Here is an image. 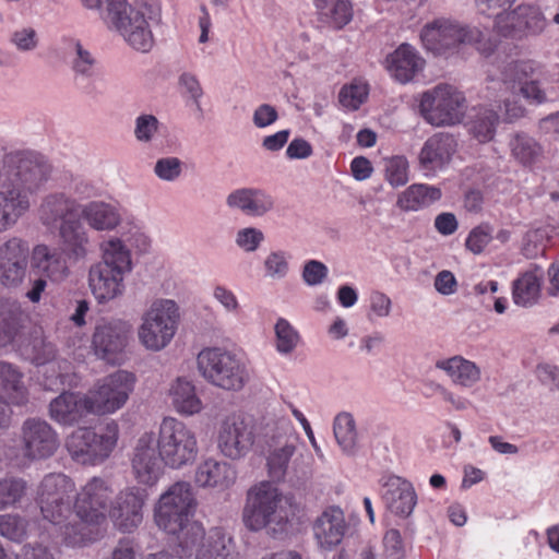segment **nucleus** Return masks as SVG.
I'll list each match as a JSON object with an SVG mask.
<instances>
[{"instance_id": "nucleus-59", "label": "nucleus", "mask_w": 559, "mask_h": 559, "mask_svg": "<svg viewBox=\"0 0 559 559\" xmlns=\"http://www.w3.org/2000/svg\"><path fill=\"white\" fill-rule=\"evenodd\" d=\"M235 241L246 252H254L264 241V234L255 227H246L237 231Z\"/></svg>"}, {"instance_id": "nucleus-54", "label": "nucleus", "mask_w": 559, "mask_h": 559, "mask_svg": "<svg viewBox=\"0 0 559 559\" xmlns=\"http://www.w3.org/2000/svg\"><path fill=\"white\" fill-rule=\"evenodd\" d=\"M385 179L394 188L408 182V162L404 156H394L386 160Z\"/></svg>"}, {"instance_id": "nucleus-36", "label": "nucleus", "mask_w": 559, "mask_h": 559, "mask_svg": "<svg viewBox=\"0 0 559 559\" xmlns=\"http://www.w3.org/2000/svg\"><path fill=\"white\" fill-rule=\"evenodd\" d=\"M442 192L435 186L413 183L399 193L396 206L404 212H417L439 201Z\"/></svg>"}, {"instance_id": "nucleus-53", "label": "nucleus", "mask_w": 559, "mask_h": 559, "mask_svg": "<svg viewBox=\"0 0 559 559\" xmlns=\"http://www.w3.org/2000/svg\"><path fill=\"white\" fill-rule=\"evenodd\" d=\"M289 258L284 250L271 251L263 262L265 276L274 281L285 278L289 273Z\"/></svg>"}, {"instance_id": "nucleus-24", "label": "nucleus", "mask_w": 559, "mask_h": 559, "mask_svg": "<svg viewBox=\"0 0 559 559\" xmlns=\"http://www.w3.org/2000/svg\"><path fill=\"white\" fill-rule=\"evenodd\" d=\"M92 414L87 394L63 392L49 404V416L63 426H73Z\"/></svg>"}, {"instance_id": "nucleus-18", "label": "nucleus", "mask_w": 559, "mask_h": 559, "mask_svg": "<svg viewBox=\"0 0 559 559\" xmlns=\"http://www.w3.org/2000/svg\"><path fill=\"white\" fill-rule=\"evenodd\" d=\"M130 332L131 325L127 321L102 320L93 334L92 343L95 354L108 362H116L117 355L127 346Z\"/></svg>"}, {"instance_id": "nucleus-27", "label": "nucleus", "mask_w": 559, "mask_h": 559, "mask_svg": "<svg viewBox=\"0 0 559 559\" xmlns=\"http://www.w3.org/2000/svg\"><path fill=\"white\" fill-rule=\"evenodd\" d=\"M80 203L62 192L49 193L43 198L38 217L43 225L56 227L64 221L79 219Z\"/></svg>"}, {"instance_id": "nucleus-12", "label": "nucleus", "mask_w": 559, "mask_h": 559, "mask_svg": "<svg viewBox=\"0 0 559 559\" xmlns=\"http://www.w3.org/2000/svg\"><path fill=\"white\" fill-rule=\"evenodd\" d=\"M119 428L108 423L99 431L88 427L75 429L67 439V449L79 463L96 464L109 456L118 440Z\"/></svg>"}, {"instance_id": "nucleus-52", "label": "nucleus", "mask_w": 559, "mask_h": 559, "mask_svg": "<svg viewBox=\"0 0 559 559\" xmlns=\"http://www.w3.org/2000/svg\"><path fill=\"white\" fill-rule=\"evenodd\" d=\"M276 349L281 354H290L298 345L300 336L297 330L286 320L280 318L275 324Z\"/></svg>"}, {"instance_id": "nucleus-43", "label": "nucleus", "mask_w": 559, "mask_h": 559, "mask_svg": "<svg viewBox=\"0 0 559 559\" xmlns=\"http://www.w3.org/2000/svg\"><path fill=\"white\" fill-rule=\"evenodd\" d=\"M539 267L535 271H526L513 282L512 296L516 305L528 307L534 305L540 294L542 274H537Z\"/></svg>"}, {"instance_id": "nucleus-22", "label": "nucleus", "mask_w": 559, "mask_h": 559, "mask_svg": "<svg viewBox=\"0 0 559 559\" xmlns=\"http://www.w3.org/2000/svg\"><path fill=\"white\" fill-rule=\"evenodd\" d=\"M455 138L447 132H439L426 140L419 154L418 165L426 175L443 169L456 152Z\"/></svg>"}, {"instance_id": "nucleus-16", "label": "nucleus", "mask_w": 559, "mask_h": 559, "mask_svg": "<svg viewBox=\"0 0 559 559\" xmlns=\"http://www.w3.org/2000/svg\"><path fill=\"white\" fill-rule=\"evenodd\" d=\"M547 26V20L538 7L520 4L514 10L497 14L496 32L507 38L523 39L540 35Z\"/></svg>"}, {"instance_id": "nucleus-57", "label": "nucleus", "mask_w": 559, "mask_h": 559, "mask_svg": "<svg viewBox=\"0 0 559 559\" xmlns=\"http://www.w3.org/2000/svg\"><path fill=\"white\" fill-rule=\"evenodd\" d=\"M154 174L163 181L174 182L182 174V162L175 156L162 157L154 165Z\"/></svg>"}, {"instance_id": "nucleus-9", "label": "nucleus", "mask_w": 559, "mask_h": 559, "mask_svg": "<svg viewBox=\"0 0 559 559\" xmlns=\"http://www.w3.org/2000/svg\"><path fill=\"white\" fill-rule=\"evenodd\" d=\"M156 444L164 459V464L171 468L191 464L198 455V441L194 431L174 417H166L162 420Z\"/></svg>"}, {"instance_id": "nucleus-5", "label": "nucleus", "mask_w": 559, "mask_h": 559, "mask_svg": "<svg viewBox=\"0 0 559 559\" xmlns=\"http://www.w3.org/2000/svg\"><path fill=\"white\" fill-rule=\"evenodd\" d=\"M420 38L426 49L436 55L453 52L461 45H474L483 53L492 51V44L479 27L451 20L441 19L427 24Z\"/></svg>"}, {"instance_id": "nucleus-60", "label": "nucleus", "mask_w": 559, "mask_h": 559, "mask_svg": "<svg viewBox=\"0 0 559 559\" xmlns=\"http://www.w3.org/2000/svg\"><path fill=\"white\" fill-rule=\"evenodd\" d=\"M328 276V267L318 260H309L302 269V280L309 286H317L323 283Z\"/></svg>"}, {"instance_id": "nucleus-8", "label": "nucleus", "mask_w": 559, "mask_h": 559, "mask_svg": "<svg viewBox=\"0 0 559 559\" xmlns=\"http://www.w3.org/2000/svg\"><path fill=\"white\" fill-rule=\"evenodd\" d=\"M3 174L8 186H16L28 198L48 180L51 166L44 156L28 151L10 152L2 159Z\"/></svg>"}, {"instance_id": "nucleus-4", "label": "nucleus", "mask_w": 559, "mask_h": 559, "mask_svg": "<svg viewBox=\"0 0 559 559\" xmlns=\"http://www.w3.org/2000/svg\"><path fill=\"white\" fill-rule=\"evenodd\" d=\"M100 251L102 260L90 267L88 286L98 302H107L123 295L133 265L130 250L117 237L104 240Z\"/></svg>"}, {"instance_id": "nucleus-61", "label": "nucleus", "mask_w": 559, "mask_h": 559, "mask_svg": "<svg viewBox=\"0 0 559 559\" xmlns=\"http://www.w3.org/2000/svg\"><path fill=\"white\" fill-rule=\"evenodd\" d=\"M384 551L390 559H403L404 547L402 536L397 530H389L383 537Z\"/></svg>"}, {"instance_id": "nucleus-49", "label": "nucleus", "mask_w": 559, "mask_h": 559, "mask_svg": "<svg viewBox=\"0 0 559 559\" xmlns=\"http://www.w3.org/2000/svg\"><path fill=\"white\" fill-rule=\"evenodd\" d=\"M27 489V481L21 477L5 476L0 478V511L21 503Z\"/></svg>"}, {"instance_id": "nucleus-39", "label": "nucleus", "mask_w": 559, "mask_h": 559, "mask_svg": "<svg viewBox=\"0 0 559 559\" xmlns=\"http://www.w3.org/2000/svg\"><path fill=\"white\" fill-rule=\"evenodd\" d=\"M436 367L445 371L453 383L462 388H472L480 380L479 367L461 356L438 360Z\"/></svg>"}, {"instance_id": "nucleus-15", "label": "nucleus", "mask_w": 559, "mask_h": 559, "mask_svg": "<svg viewBox=\"0 0 559 559\" xmlns=\"http://www.w3.org/2000/svg\"><path fill=\"white\" fill-rule=\"evenodd\" d=\"M115 490L102 477H92L74 495L73 509L76 518L87 524H98L106 519Z\"/></svg>"}, {"instance_id": "nucleus-11", "label": "nucleus", "mask_w": 559, "mask_h": 559, "mask_svg": "<svg viewBox=\"0 0 559 559\" xmlns=\"http://www.w3.org/2000/svg\"><path fill=\"white\" fill-rule=\"evenodd\" d=\"M466 109L464 95L454 86L439 84L421 94L419 112L431 126H454L462 121Z\"/></svg>"}, {"instance_id": "nucleus-63", "label": "nucleus", "mask_w": 559, "mask_h": 559, "mask_svg": "<svg viewBox=\"0 0 559 559\" xmlns=\"http://www.w3.org/2000/svg\"><path fill=\"white\" fill-rule=\"evenodd\" d=\"M518 94L522 95L527 102L537 105L548 100L546 92L532 78L518 90L515 95Z\"/></svg>"}, {"instance_id": "nucleus-40", "label": "nucleus", "mask_w": 559, "mask_h": 559, "mask_svg": "<svg viewBox=\"0 0 559 559\" xmlns=\"http://www.w3.org/2000/svg\"><path fill=\"white\" fill-rule=\"evenodd\" d=\"M319 20L334 29H341L353 19V7L347 0H316Z\"/></svg>"}, {"instance_id": "nucleus-34", "label": "nucleus", "mask_w": 559, "mask_h": 559, "mask_svg": "<svg viewBox=\"0 0 559 559\" xmlns=\"http://www.w3.org/2000/svg\"><path fill=\"white\" fill-rule=\"evenodd\" d=\"M298 438L289 436L284 441L280 438L273 439L269 445L266 455V467L269 476L276 481L284 479L290 461L297 452Z\"/></svg>"}, {"instance_id": "nucleus-17", "label": "nucleus", "mask_w": 559, "mask_h": 559, "mask_svg": "<svg viewBox=\"0 0 559 559\" xmlns=\"http://www.w3.org/2000/svg\"><path fill=\"white\" fill-rule=\"evenodd\" d=\"M21 451L31 461L52 456L60 445L55 428L45 419L32 417L23 421L20 429Z\"/></svg>"}, {"instance_id": "nucleus-41", "label": "nucleus", "mask_w": 559, "mask_h": 559, "mask_svg": "<svg viewBox=\"0 0 559 559\" xmlns=\"http://www.w3.org/2000/svg\"><path fill=\"white\" fill-rule=\"evenodd\" d=\"M499 115L486 107L475 109L467 122L469 134L480 143L490 142L496 134Z\"/></svg>"}, {"instance_id": "nucleus-32", "label": "nucleus", "mask_w": 559, "mask_h": 559, "mask_svg": "<svg viewBox=\"0 0 559 559\" xmlns=\"http://www.w3.org/2000/svg\"><path fill=\"white\" fill-rule=\"evenodd\" d=\"M237 479V469L228 462L209 459L195 469L194 480L202 488L225 490Z\"/></svg>"}, {"instance_id": "nucleus-29", "label": "nucleus", "mask_w": 559, "mask_h": 559, "mask_svg": "<svg viewBox=\"0 0 559 559\" xmlns=\"http://www.w3.org/2000/svg\"><path fill=\"white\" fill-rule=\"evenodd\" d=\"M60 250L70 262L86 259L91 249L88 233L80 219L64 221L59 226Z\"/></svg>"}, {"instance_id": "nucleus-19", "label": "nucleus", "mask_w": 559, "mask_h": 559, "mask_svg": "<svg viewBox=\"0 0 559 559\" xmlns=\"http://www.w3.org/2000/svg\"><path fill=\"white\" fill-rule=\"evenodd\" d=\"M164 459L152 432L140 437L134 449L132 468L135 478L144 485H154L163 474Z\"/></svg>"}, {"instance_id": "nucleus-23", "label": "nucleus", "mask_w": 559, "mask_h": 559, "mask_svg": "<svg viewBox=\"0 0 559 559\" xmlns=\"http://www.w3.org/2000/svg\"><path fill=\"white\" fill-rule=\"evenodd\" d=\"M142 496L138 491L126 490L112 499L107 514L119 531L130 533L142 523Z\"/></svg>"}, {"instance_id": "nucleus-25", "label": "nucleus", "mask_w": 559, "mask_h": 559, "mask_svg": "<svg viewBox=\"0 0 559 559\" xmlns=\"http://www.w3.org/2000/svg\"><path fill=\"white\" fill-rule=\"evenodd\" d=\"M382 499L388 510L401 518H408L416 504L417 493L407 479L392 475L383 484Z\"/></svg>"}, {"instance_id": "nucleus-44", "label": "nucleus", "mask_w": 559, "mask_h": 559, "mask_svg": "<svg viewBox=\"0 0 559 559\" xmlns=\"http://www.w3.org/2000/svg\"><path fill=\"white\" fill-rule=\"evenodd\" d=\"M71 48V70L75 78L92 79L96 75L97 60L78 39H69Z\"/></svg>"}, {"instance_id": "nucleus-21", "label": "nucleus", "mask_w": 559, "mask_h": 559, "mask_svg": "<svg viewBox=\"0 0 559 559\" xmlns=\"http://www.w3.org/2000/svg\"><path fill=\"white\" fill-rule=\"evenodd\" d=\"M28 247L21 238L12 237L0 246V282L8 287L19 285L26 273Z\"/></svg>"}, {"instance_id": "nucleus-1", "label": "nucleus", "mask_w": 559, "mask_h": 559, "mask_svg": "<svg viewBox=\"0 0 559 559\" xmlns=\"http://www.w3.org/2000/svg\"><path fill=\"white\" fill-rule=\"evenodd\" d=\"M75 485L64 474L46 475L37 489L36 503L44 520L51 523L62 542L75 546L83 542V525L73 519Z\"/></svg>"}, {"instance_id": "nucleus-46", "label": "nucleus", "mask_w": 559, "mask_h": 559, "mask_svg": "<svg viewBox=\"0 0 559 559\" xmlns=\"http://www.w3.org/2000/svg\"><path fill=\"white\" fill-rule=\"evenodd\" d=\"M23 312L15 304H3L0 308V347L12 343L21 325Z\"/></svg>"}, {"instance_id": "nucleus-56", "label": "nucleus", "mask_w": 559, "mask_h": 559, "mask_svg": "<svg viewBox=\"0 0 559 559\" xmlns=\"http://www.w3.org/2000/svg\"><path fill=\"white\" fill-rule=\"evenodd\" d=\"M134 136L141 143H151L159 130L158 119L151 114H142L134 122Z\"/></svg>"}, {"instance_id": "nucleus-2", "label": "nucleus", "mask_w": 559, "mask_h": 559, "mask_svg": "<svg viewBox=\"0 0 559 559\" xmlns=\"http://www.w3.org/2000/svg\"><path fill=\"white\" fill-rule=\"evenodd\" d=\"M155 0H105L102 19L133 49L148 52L154 46L150 22L158 16Z\"/></svg>"}, {"instance_id": "nucleus-26", "label": "nucleus", "mask_w": 559, "mask_h": 559, "mask_svg": "<svg viewBox=\"0 0 559 559\" xmlns=\"http://www.w3.org/2000/svg\"><path fill=\"white\" fill-rule=\"evenodd\" d=\"M226 205L247 216L262 217L274 209V199L263 189L245 187L227 194Z\"/></svg>"}, {"instance_id": "nucleus-3", "label": "nucleus", "mask_w": 559, "mask_h": 559, "mask_svg": "<svg viewBox=\"0 0 559 559\" xmlns=\"http://www.w3.org/2000/svg\"><path fill=\"white\" fill-rule=\"evenodd\" d=\"M197 504L188 481L173 484L158 499L155 522L167 534L177 537V547L190 548L202 535V525L192 520Z\"/></svg>"}, {"instance_id": "nucleus-45", "label": "nucleus", "mask_w": 559, "mask_h": 559, "mask_svg": "<svg viewBox=\"0 0 559 559\" xmlns=\"http://www.w3.org/2000/svg\"><path fill=\"white\" fill-rule=\"evenodd\" d=\"M23 312L15 304H3L0 308V347L12 343L21 325Z\"/></svg>"}, {"instance_id": "nucleus-42", "label": "nucleus", "mask_w": 559, "mask_h": 559, "mask_svg": "<svg viewBox=\"0 0 559 559\" xmlns=\"http://www.w3.org/2000/svg\"><path fill=\"white\" fill-rule=\"evenodd\" d=\"M333 432L343 453L355 455L358 450V435L356 423L350 413H340L334 418Z\"/></svg>"}, {"instance_id": "nucleus-28", "label": "nucleus", "mask_w": 559, "mask_h": 559, "mask_svg": "<svg viewBox=\"0 0 559 559\" xmlns=\"http://www.w3.org/2000/svg\"><path fill=\"white\" fill-rule=\"evenodd\" d=\"M32 207V199L16 186L2 185L0 189V234L14 228Z\"/></svg>"}, {"instance_id": "nucleus-55", "label": "nucleus", "mask_w": 559, "mask_h": 559, "mask_svg": "<svg viewBox=\"0 0 559 559\" xmlns=\"http://www.w3.org/2000/svg\"><path fill=\"white\" fill-rule=\"evenodd\" d=\"M367 96V84L361 82H354L348 86L342 87L338 99L344 107L356 110L366 100Z\"/></svg>"}, {"instance_id": "nucleus-58", "label": "nucleus", "mask_w": 559, "mask_h": 559, "mask_svg": "<svg viewBox=\"0 0 559 559\" xmlns=\"http://www.w3.org/2000/svg\"><path fill=\"white\" fill-rule=\"evenodd\" d=\"M491 239V228L488 225H479L469 231L465 246L474 254H479L489 245Z\"/></svg>"}, {"instance_id": "nucleus-33", "label": "nucleus", "mask_w": 559, "mask_h": 559, "mask_svg": "<svg viewBox=\"0 0 559 559\" xmlns=\"http://www.w3.org/2000/svg\"><path fill=\"white\" fill-rule=\"evenodd\" d=\"M68 261L69 259L58 248L37 245L33 249V266L52 282H62L69 276Z\"/></svg>"}, {"instance_id": "nucleus-64", "label": "nucleus", "mask_w": 559, "mask_h": 559, "mask_svg": "<svg viewBox=\"0 0 559 559\" xmlns=\"http://www.w3.org/2000/svg\"><path fill=\"white\" fill-rule=\"evenodd\" d=\"M213 297L227 312H238L240 306L236 295L223 285H216L213 289Z\"/></svg>"}, {"instance_id": "nucleus-51", "label": "nucleus", "mask_w": 559, "mask_h": 559, "mask_svg": "<svg viewBox=\"0 0 559 559\" xmlns=\"http://www.w3.org/2000/svg\"><path fill=\"white\" fill-rule=\"evenodd\" d=\"M9 41L20 52H32L39 47V34L32 25H21L11 34Z\"/></svg>"}, {"instance_id": "nucleus-48", "label": "nucleus", "mask_w": 559, "mask_h": 559, "mask_svg": "<svg viewBox=\"0 0 559 559\" xmlns=\"http://www.w3.org/2000/svg\"><path fill=\"white\" fill-rule=\"evenodd\" d=\"M534 72L531 61H511L501 70V81L513 95L527 82Z\"/></svg>"}, {"instance_id": "nucleus-20", "label": "nucleus", "mask_w": 559, "mask_h": 559, "mask_svg": "<svg viewBox=\"0 0 559 559\" xmlns=\"http://www.w3.org/2000/svg\"><path fill=\"white\" fill-rule=\"evenodd\" d=\"M180 556L189 557L193 552L195 559H234L235 545L233 538L221 527H212L205 533L202 527V535L193 546L177 547Z\"/></svg>"}, {"instance_id": "nucleus-31", "label": "nucleus", "mask_w": 559, "mask_h": 559, "mask_svg": "<svg viewBox=\"0 0 559 559\" xmlns=\"http://www.w3.org/2000/svg\"><path fill=\"white\" fill-rule=\"evenodd\" d=\"M425 67V60L408 44L400 45L386 57V69L401 83L411 82Z\"/></svg>"}, {"instance_id": "nucleus-37", "label": "nucleus", "mask_w": 559, "mask_h": 559, "mask_svg": "<svg viewBox=\"0 0 559 559\" xmlns=\"http://www.w3.org/2000/svg\"><path fill=\"white\" fill-rule=\"evenodd\" d=\"M168 396L173 407L180 415L192 416L200 413L203 408L194 384L185 378H177L170 384Z\"/></svg>"}, {"instance_id": "nucleus-62", "label": "nucleus", "mask_w": 559, "mask_h": 559, "mask_svg": "<svg viewBox=\"0 0 559 559\" xmlns=\"http://www.w3.org/2000/svg\"><path fill=\"white\" fill-rule=\"evenodd\" d=\"M278 119L276 108L270 104L259 105L252 116L253 124L259 129H264L273 124Z\"/></svg>"}, {"instance_id": "nucleus-30", "label": "nucleus", "mask_w": 559, "mask_h": 559, "mask_svg": "<svg viewBox=\"0 0 559 559\" xmlns=\"http://www.w3.org/2000/svg\"><path fill=\"white\" fill-rule=\"evenodd\" d=\"M346 522L338 507H329L313 523V534L321 548L332 549L337 546L345 534Z\"/></svg>"}, {"instance_id": "nucleus-14", "label": "nucleus", "mask_w": 559, "mask_h": 559, "mask_svg": "<svg viewBox=\"0 0 559 559\" xmlns=\"http://www.w3.org/2000/svg\"><path fill=\"white\" fill-rule=\"evenodd\" d=\"M134 384V374L126 370H118L103 378L87 393L92 414L105 415L120 409L127 403Z\"/></svg>"}, {"instance_id": "nucleus-35", "label": "nucleus", "mask_w": 559, "mask_h": 559, "mask_svg": "<svg viewBox=\"0 0 559 559\" xmlns=\"http://www.w3.org/2000/svg\"><path fill=\"white\" fill-rule=\"evenodd\" d=\"M79 215L92 229L97 231H111L121 223L119 211L103 201L80 203Z\"/></svg>"}, {"instance_id": "nucleus-38", "label": "nucleus", "mask_w": 559, "mask_h": 559, "mask_svg": "<svg viewBox=\"0 0 559 559\" xmlns=\"http://www.w3.org/2000/svg\"><path fill=\"white\" fill-rule=\"evenodd\" d=\"M0 395L14 405H23L27 402L23 373L16 366L7 361H0Z\"/></svg>"}, {"instance_id": "nucleus-6", "label": "nucleus", "mask_w": 559, "mask_h": 559, "mask_svg": "<svg viewBox=\"0 0 559 559\" xmlns=\"http://www.w3.org/2000/svg\"><path fill=\"white\" fill-rule=\"evenodd\" d=\"M198 369L211 384L226 391H240L250 376L245 362L221 347H207L198 355Z\"/></svg>"}, {"instance_id": "nucleus-50", "label": "nucleus", "mask_w": 559, "mask_h": 559, "mask_svg": "<svg viewBox=\"0 0 559 559\" xmlns=\"http://www.w3.org/2000/svg\"><path fill=\"white\" fill-rule=\"evenodd\" d=\"M29 521L17 513L0 515V535L12 542L21 543L28 535Z\"/></svg>"}, {"instance_id": "nucleus-10", "label": "nucleus", "mask_w": 559, "mask_h": 559, "mask_svg": "<svg viewBox=\"0 0 559 559\" xmlns=\"http://www.w3.org/2000/svg\"><path fill=\"white\" fill-rule=\"evenodd\" d=\"M179 319V308L174 300H154L143 313L138 333L140 342L151 350L165 348L176 334Z\"/></svg>"}, {"instance_id": "nucleus-13", "label": "nucleus", "mask_w": 559, "mask_h": 559, "mask_svg": "<svg viewBox=\"0 0 559 559\" xmlns=\"http://www.w3.org/2000/svg\"><path fill=\"white\" fill-rule=\"evenodd\" d=\"M255 440V425L249 417L231 414L218 425L216 448L230 461L245 459L252 451Z\"/></svg>"}, {"instance_id": "nucleus-7", "label": "nucleus", "mask_w": 559, "mask_h": 559, "mask_svg": "<svg viewBox=\"0 0 559 559\" xmlns=\"http://www.w3.org/2000/svg\"><path fill=\"white\" fill-rule=\"evenodd\" d=\"M281 496L269 481H262L248 491L243 510V521L251 531L272 527V531H283L287 523V513L280 506Z\"/></svg>"}, {"instance_id": "nucleus-47", "label": "nucleus", "mask_w": 559, "mask_h": 559, "mask_svg": "<svg viewBox=\"0 0 559 559\" xmlns=\"http://www.w3.org/2000/svg\"><path fill=\"white\" fill-rule=\"evenodd\" d=\"M512 156L523 165L537 160L542 154V146L526 133H516L509 143Z\"/></svg>"}]
</instances>
